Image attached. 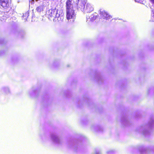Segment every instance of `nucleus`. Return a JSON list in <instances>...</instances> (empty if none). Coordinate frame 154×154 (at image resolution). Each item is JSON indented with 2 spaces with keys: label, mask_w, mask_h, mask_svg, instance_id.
I'll return each mask as SVG.
<instances>
[{
  "label": "nucleus",
  "mask_w": 154,
  "mask_h": 154,
  "mask_svg": "<svg viewBox=\"0 0 154 154\" xmlns=\"http://www.w3.org/2000/svg\"><path fill=\"white\" fill-rule=\"evenodd\" d=\"M72 1L67 0L66 2V17L67 20L72 19V22H73L75 18L76 14L72 4Z\"/></svg>",
  "instance_id": "nucleus-1"
},
{
  "label": "nucleus",
  "mask_w": 154,
  "mask_h": 154,
  "mask_svg": "<svg viewBox=\"0 0 154 154\" xmlns=\"http://www.w3.org/2000/svg\"><path fill=\"white\" fill-rule=\"evenodd\" d=\"M154 124V119L153 118H151L147 125L141 126L137 128V131L146 136L149 134L150 130L153 127Z\"/></svg>",
  "instance_id": "nucleus-2"
},
{
  "label": "nucleus",
  "mask_w": 154,
  "mask_h": 154,
  "mask_svg": "<svg viewBox=\"0 0 154 154\" xmlns=\"http://www.w3.org/2000/svg\"><path fill=\"white\" fill-rule=\"evenodd\" d=\"M60 10L57 9L56 8L51 9L48 10V14L51 18H53L54 22L62 21L63 19V17L60 14Z\"/></svg>",
  "instance_id": "nucleus-3"
},
{
  "label": "nucleus",
  "mask_w": 154,
  "mask_h": 154,
  "mask_svg": "<svg viewBox=\"0 0 154 154\" xmlns=\"http://www.w3.org/2000/svg\"><path fill=\"white\" fill-rule=\"evenodd\" d=\"M86 1L84 0H81V1L78 5L77 8L78 10L80 9L84 13H89L92 11L94 8L90 4H87L85 7Z\"/></svg>",
  "instance_id": "nucleus-4"
},
{
  "label": "nucleus",
  "mask_w": 154,
  "mask_h": 154,
  "mask_svg": "<svg viewBox=\"0 0 154 154\" xmlns=\"http://www.w3.org/2000/svg\"><path fill=\"white\" fill-rule=\"evenodd\" d=\"M139 154H152L154 153V148L140 146L137 148Z\"/></svg>",
  "instance_id": "nucleus-5"
},
{
  "label": "nucleus",
  "mask_w": 154,
  "mask_h": 154,
  "mask_svg": "<svg viewBox=\"0 0 154 154\" xmlns=\"http://www.w3.org/2000/svg\"><path fill=\"white\" fill-rule=\"evenodd\" d=\"M11 1V0H0L1 8L4 9L10 8Z\"/></svg>",
  "instance_id": "nucleus-6"
},
{
  "label": "nucleus",
  "mask_w": 154,
  "mask_h": 154,
  "mask_svg": "<svg viewBox=\"0 0 154 154\" xmlns=\"http://www.w3.org/2000/svg\"><path fill=\"white\" fill-rule=\"evenodd\" d=\"M100 15L103 19L107 20L112 18V17L105 11L100 10Z\"/></svg>",
  "instance_id": "nucleus-7"
},
{
  "label": "nucleus",
  "mask_w": 154,
  "mask_h": 154,
  "mask_svg": "<svg viewBox=\"0 0 154 154\" xmlns=\"http://www.w3.org/2000/svg\"><path fill=\"white\" fill-rule=\"evenodd\" d=\"M98 14L95 13L90 16H87L86 17V22L89 23L90 22H93L95 20L97 17Z\"/></svg>",
  "instance_id": "nucleus-8"
},
{
  "label": "nucleus",
  "mask_w": 154,
  "mask_h": 154,
  "mask_svg": "<svg viewBox=\"0 0 154 154\" xmlns=\"http://www.w3.org/2000/svg\"><path fill=\"white\" fill-rule=\"evenodd\" d=\"M51 140L54 143L59 144L60 143V140L58 137L55 134H51Z\"/></svg>",
  "instance_id": "nucleus-9"
},
{
  "label": "nucleus",
  "mask_w": 154,
  "mask_h": 154,
  "mask_svg": "<svg viewBox=\"0 0 154 154\" xmlns=\"http://www.w3.org/2000/svg\"><path fill=\"white\" fill-rule=\"evenodd\" d=\"M0 93L5 94H8L10 93V91L8 87H3L0 89Z\"/></svg>",
  "instance_id": "nucleus-10"
},
{
  "label": "nucleus",
  "mask_w": 154,
  "mask_h": 154,
  "mask_svg": "<svg viewBox=\"0 0 154 154\" xmlns=\"http://www.w3.org/2000/svg\"><path fill=\"white\" fill-rule=\"evenodd\" d=\"M38 94V91L35 88H33L29 92V94L31 97H35Z\"/></svg>",
  "instance_id": "nucleus-11"
},
{
  "label": "nucleus",
  "mask_w": 154,
  "mask_h": 154,
  "mask_svg": "<svg viewBox=\"0 0 154 154\" xmlns=\"http://www.w3.org/2000/svg\"><path fill=\"white\" fill-rule=\"evenodd\" d=\"M121 122L124 125H126L128 123V121L127 120V118L126 116H123L122 117Z\"/></svg>",
  "instance_id": "nucleus-12"
},
{
  "label": "nucleus",
  "mask_w": 154,
  "mask_h": 154,
  "mask_svg": "<svg viewBox=\"0 0 154 154\" xmlns=\"http://www.w3.org/2000/svg\"><path fill=\"white\" fill-rule=\"evenodd\" d=\"M29 13L28 12H26L25 13L23 14V19L24 20H26L27 19L29 15Z\"/></svg>",
  "instance_id": "nucleus-13"
},
{
  "label": "nucleus",
  "mask_w": 154,
  "mask_h": 154,
  "mask_svg": "<svg viewBox=\"0 0 154 154\" xmlns=\"http://www.w3.org/2000/svg\"><path fill=\"white\" fill-rule=\"evenodd\" d=\"M36 10L38 12H40L43 10V7L42 6H40L36 8Z\"/></svg>",
  "instance_id": "nucleus-14"
},
{
  "label": "nucleus",
  "mask_w": 154,
  "mask_h": 154,
  "mask_svg": "<svg viewBox=\"0 0 154 154\" xmlns=\"http://www.w3.org/2000/svg\"><path fill=\"white\" fill-rule=\"evenodd\" d=\"M150 2L152 4V5L150 7L152 9H153L154 8V0H149Z\"/></svg>",
  "instance_id": "nucleus-15"
},
{
  "label": "nucleus",
  "mask_w": 154,
  "mask_h": 154,
  "mask_svg": "<svg viewBox=\"0 0 154 154\" xmlns=\"http://www.w3.org/2000/svg\"><path fill=\"white\" fill-rule=\"evenodd\" d=\"M152 14L151 18L152 21H154V10L152 9Z\"/></svg>",
  "instance_id": "nucleus-16"
},
{
  "label": "nucleus",
  "mask_w": 154,
  "mask_h": 154,
  "mask_svg": "<svg viewBox=\"0 0 154 154\" xmlns=\"http://www.w3.org/2000/svg\"><path fill=\"white\" fill-rule=\"evenodd\" d=\"M143 0H134L135 2L141 3Z\"/></svg>",
  "instance_id": "nucleus-17"
},
{
  "label": "nucleus",
  "mask_w": 154,
  "mask_h": 154,
  "mask_svg": "<svg viewBox=\"0 0 154 154\" xmlns=\"http://www.w3.org/2000/svg\"><path fill=\"white\" fill-rule=\"evenodd\" d=\"M100 152L98 151H96L95 152V154H100Z\"/></svg>",
  "instance_id": "nucleus-18"
},
{
  "label": "nucleus",
  "mask_w": 154,
  "mask_h": 154,
  "mask_svg": "<svg viewBox=\"0 0 154 154\" xmlns=\"http://www.w3.org/2000/svg\"><path fill=\"white\" fill-rule=\"evenodd\" d=\"M78 2L77 4V5H78V4H79V3L81 1V0H78Z\"/></svg>",
  "instance_id": "nucleus-19"
},
{
  "label": "nucleus",
  "mask_w": 154,
  "mask_h": 154,
  "mask_svg": "<svg viewBox=\"0 0 154 154\" xmlns=\"http://www.w3.org/2000/svg\"><path fill=\"white\" fill-rule=\"evenodd\" d=\"M97 77L98 78H97L98 80L99 81L100 80L99 79H100V76L98 75Z\"/></svg>",
  "instance_id": "nucleus-20"
},
{
  "label": "nucleus",
  "mask_w": 154,
  "mask_h": 154,
  "mask_svg": "<svg viewBox=\"0 0 154 154\" xmlns=\"http://www.w3.org/2000/svg\"><path fill=\"white\" fill-rule=\"evenodd\" d=\"M2 51H0V56L1 55V54H2Z\"/></svg>",
  "instance_id": "nucleus-21"
},
{
  "label": "nucleus",
  "mask_w": 154,
  "mask_h": 154,
  "mask_svg": "<svg viewBox=\"0 0 154 154\" xmlns=\"http://www.w3.org/2000/svg\"><path fill=\"white\" fill-rule=\"evenodd\" d=\"M0 44L1 43V41H0Z\"/></svg>",
  "instance_id": "nucleus-22"
},
{
  "label": "nucleus",
  "mask_w": 154,
  "mask_h": 154,
  "mask_svg": "<svg viewBox=\"0 0 154 154\" xmlns=\"http://www.w3.org/2000/svg\"><path fill=\"white\" fill-rule=\"evenodd\" d=\"M36 1H37L38 0H36Z\"/></svg>",
  "instance_id": "nucleus-23"
}]
</instances>
